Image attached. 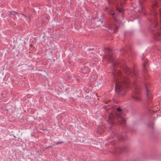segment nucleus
Wrapping results in <instances>:
<instances>
[{"mask_svg":"<svg viewBox=\"0 0 161 161\" xmlns=\"http://www.w3.org/2000/svg\"><path fill=\"white\" fill-rule=\"evenodd\" d=\"M159 16L160 18V21L161 22V9H159Z\"/></svg>","mask_w":161,"mask_h":161,"instance_id":"nucleus-11","label":"nucleus"},{"mask_svg":"<svg viewBox=\"0 0 161 161\" xmlns=\"http://www.w3.org/2000/svg\"><path fill=\"white\" fill-rule=\"evenodd\" d=\"M156 26H157V25H154V27H156Z\"/></svg>","mask_w":161,"mask_h":161,"instance_id":"nucleus-18","label":"nucleus"},{"mask_svg":"<svg viewBox=\"0 0 161 161\" xmlns=\"http://www.w3.org/2000/svg\"><path fill=\"white\" fill-rule=\"evenodd\" d=\"M146 90H147V97H148V95H149V93L148 89L147 88H146Z\"/></svg>","mask_w":161,"mask_h":161,"instance_id":"nucleus-12","label":"nucleus"},{"mask_svg":"<svg viewBox=\"0 0 161 161\" xmlns=\"http://www.w3.org/2000/svg\"><path fill=\"white\" fill-rule=\"evenodd\" d=\"M9 12L11 14L14 15H16V14H18V13L17 12H15L14 11H10Z\"/></svg>","mask_w":161,"mask_h":161,"instance_id":"nucleus-10","label":"nucleus"},{"mask_svg":"<svg viewBox=\"0 0 161 161\" xmlns=\"http://www.w3.org/2000/svg\"><path fill=\"white\" fill-rule=\"evenodd\" d=\"M108 0V3H109V0Z\"/></svg>","mask_w":161,"mask_h":161,"instance_id":"nucleus-19","label":"nucleus"},{"mask_svg":"<svg viewBox=\"0 0 161 161\" xmlns=\"http://www.w3.org/2000/svg\"><path fill=\"white\" fill-rule=\"evenodd\" d=\"M109 61L113 63L114 65V64L115 63V61L113 57H110L108 59Z\"/></svg>","mask_w":161,"mask_h":161,"instance_id":"nucleus-7","label":"nucleus"},{"mask_svg":"<svg viewBox=\"0 0 161 161\" xmlns=\"http://www.w3.org/2000/svg\"><path fill=\"white\" fill-rule=\"evenodd\" d=\"M22 14V15H23V16H24V17H26V16L25 15H24L23 14H22H22Z\"/></svg>","mask_w":161,"mask_h":161,"instance_id":"nucleus-15","label":"nucleus"},{"mask_svg":"<svg viewBox=\"0 0 161 161\" xmlns=\"http://www.w3.org/2000/svg\"><path fill=\"white\" fill-rule=\"evenodd\" d=\"M143 67L144 68H145V64H143Z\"/></svg>","mask_w":161,"mask_h":161,"instance_id":"nucleus-17","label":"nucleus"},{"mask_svg":"<svg viewBox=\"0 0 161 161\" xmlns=\"http://www.w3.org/2000/svg\"><path fill=\"white\" fill-rule=\"evenodd\" d=\"M89 71V69L87 67H83L81 69V72L84 74H86Z\"/></svg>","mask_w":161,"mask_h":161,"instance_id":"nucleus-5","label":"nucleus"},{"mask_svg":"<svg viewBox=\"0 0 161 161\" xmlns=\"http://www.w3.org/2000/svg\"><path fill=\"white\" fill-rule=\"evenodd\" d=\"M118 27L114 25H112L109 28V29L111 30L110 32L113 33H115L117 31Z\"/></svg>","mask_w":161,"mask_h":161,"instance_id":"nucleus-4","label":"nucleus"},{"mask_svg":"<svg viewBox=\"0 0 161 161\" xmlns=\"http://www.w3.org/2000/svg\"><path fill=\"white\" fill-rule=\"evenodd\" d=\"M139 7H140V9H138V11L140 12V11H141L143 8V6H142V3L140 1H139Z\"/></svg>","mask_w":161,"mask_h":161,"instance_id":"nucleus-9","label":"nucleus"},{"mask_svg":"<svg viewBox=\"0 0 161 161\" xmlns=\"http://www.w3.org/2000/svg\"><path fill=\"white\" fill-rule=\"evenodd\" d=\"M117 10L119 12H122V9H120L119 8H117Z\"/></svg>","mask_w":161,"mask_h":161,"instance_id":"nucleus-13","label":"nucleus"},{"mask_svg":"<svg viewBox=\"0 0 161 161\" xmlns=\"http://www.w3.org/2000/svg\"><path fill=\"white\" fill-rule=\"evenodd\" d=\"M157 2L156 1H154L152 3V10H153L154 15L155 19H156L157 17L156 15L157 14V13L155 11V9L157 7V5H156Z\"/></svg>","mask_w":161,"mask_h":161,"instance_id":"nucleus-2","label":"nucleus"},{"mask_svg":"<svg viewBox=\"0 0 161 161\" xmlns=\"http://www.w3.org/2000/svg\"><path fill=\"white\" fill-rule=\"evenodd\" d=\"M155 38L158 41L161 40V34L160 33H158L157 36H155Z\"/></svg>","mask_w":161,"mask_h":161,"instance_id":"nucleus-6","label":"nucleus"},{"mask_svg":"<svg viewBox=\"0 0 161 161\" xmlns=\"http://www.w3.org/2000/svg\"><path fill=\"white\" fill-rule=\"evenodd\" d=\"M133 98L134 100L137 101H139L141 100L140 97L139 96H134L133 97Z\"/></svg>","mask_w":161,"mask_h":161,"instance_id":"nucleus-8","label":"nucleus"},{"mask_svg":"<svg viewBox=\"0 0 161 161\" xmlns=\"http://www.w3.org/2000/svg\"><path fill=\"white\" fill-rule=\"evenodd\" d=\"M117 110L118 111H121V109L120 108H118L117 109Z\"/></svg>","mask_w":161,"mask_h":161,"instance_id":"nucleus-14","label":"nucleus"},{"mask_svg":"<svg viewBox=\"0 0 161 161\" xmlns=\"http://www.w3.org/2000/svg\"><path fill=\"white\" fill-rule=\"evenodd\" d=\"M62 143V142H59V143Z\"/></svg>","mask_w":161,"mask_h":161,"instance_id":"nucleus-20","label":"nucleus"},{"mask_svg":"<svg viewBox=\"0 0 161 161\" xmlns=\"http://www.w3.org/2000/svg\"><path fill=\"white\" fill-rule=\"evenodd\" d=\"M129 81L127 78H125L123 80V82L117 81L115 83V91L118 92L122 93L124 89L125 86L127 85Z\"/></svg>","mask_w":161,"mask_h":161,"instance_id":"nucleus-1","label":"nucleus"},{"mask_svg":"<svg viewBox=\"0 0 161 161\" xmlns=\"http://www.w3.org/2000/svg\"><path fill=\"white\" fill-rule=\"evenodd\" d=\"M124 70L125 72L128 73V74H131V75H132L133 74L135 75V76H136L135 70L133 69L132 70H130V69L127 67H125L124 68Z\"/></svg>","mask_w":161,"mask_h":161,"instance_id":"nucleus-3","label":"nucleus"},{"mask_svg":"<svg viewBox=\"0 0 161 161\" xmlns=\"http://www.w3.org/2000/svg\"><path fill=\"white\" fill-rule=\"evenodd\" d=\"M110 14L112 15H114V13H110Z\"/></svg>","mask_w":161,"mask_h":161,"instance_id":"nucleus-16","label":"nucleus"}]
</instances>
